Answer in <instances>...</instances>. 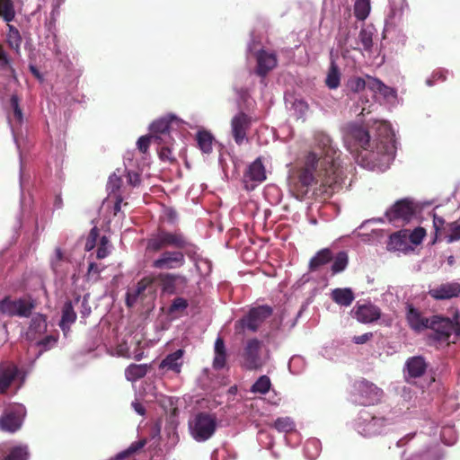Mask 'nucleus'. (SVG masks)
<instances>
[{
	"instance_id": "nucleus-56",
	"label": "nucleus",
	"mask_w": 460,
	"mask_h": 460,
	"mask_svg": "<svg viewBox=\"0 0 460 460\" xmlns=\"http://www.w3.org/2000/svg\"><path fill=\"white\" fill-rule=\"evenodd\" d=\"M101 237L102 236H100V230L96 226L93 227L88 235V240H90L91 243V245L88 246V251L93 249L95 246V244H97Z\"/></svg>"
},
{
	"instance_id": "nucleus-57",
	"label": "nucleus",
	"mask_w": 460,
	"mask_h": 460,
	"mask_svg": "<svg viewBox=\"0 0 460 460\" xmlns=\"http://www.w3.org/2000/svg\"><path fill=\"white\" fill-rule=\"evenodd\" d=\"M127 180H128V183L129 185H131L132 187L139 186L141 183V177H140L139 173L133 172V171L128 172Z\"/></svg>"
},
{
	"instance_id": "nucleus-23",
	"label": "nucleus",
	"mask_w": 460,
	"mask_h": 460,
	"mask_svg": "<svg viewBox=\"0 0 460 460\" xmlns=\"http://www.w3.org/2000/svg\"><path fill=\"white\" fill-rule=\"evenodd\" d=\"M406 370L410 377L418 378L422 376L428 367L425 358L421 356L409 358L406 361Z\"/></svg>"
},
{
	"instance_id": "nucleus-63",
	"label": "nucleus",
	"mask_w": 460,
	"mask_h": 460,
	"mask_svg": "<svg viewBox=\"0 0 460 460\" xmlns=\"http://www.w3.org/2000/svg\"><path fill=\"white\" fill-rule=\"evenodd\" d=\"M56 342H57L56 338H54L53 336H48L41 341L38 342V344L47 349L51 348Z\"/></svg>"
},
{
	"instance_id": "nucleus-7",
	"label": "nucleus",
	"mask_w": 460,
	"mask_h": 460,
	"mask_svg": "<svg viewBox=\"0 0 460 460\" xmlns=\"http://www.w3.org/2000/svg\"><path fill=\"white\" fill-rule=\"evenodd\" d=\"M25 415L26 409L22 404L8 405L0 416V429L10 433L17 431L21 429Z\"/></svg>"
},
{
	"instance_id": "nucleus-19",
	"label": "nucleus",
	"mask_w": 460,
	"mask_h": 460,
	"mask_svg": "<svg viewBox=\"0 0 460 460\" xmlns=\"http://www.w3.org/2000/svg\"><path fill=\"white\" fill-rule=\"evenodd\" d=\"M19 375L20 371L14 364L9 362L0 364V394H4Z\"/></svg>"
},
{
	"instance_id": "nucleus-28",
	"label": "nucleus",
	"mask_w": 460,
	"mask_h": 460,
	"mask_svg": "<svg viewBox=\"0 0 460 460\" xmlns=\"http://www.w3.org/2000/svg\"><path fill=\"white\" fill-rule=\"evenodd\" d=\"M213 367L222 369L226 364V349L223 338L217 337L215 341Z\"/></svg>"
},
{
	"instance_id": "nucleus-10",
	"label": "nucleus",
	"mask_w": 460,
	"mask_h": 460,
	"mask_svg": "<svg viewBox=\"0 0 460 460\" xmlns=\"http://www.w3.org/2000/svg\"><path fill=\"white\" fill-rule=\"evenodd\" d=\"M261 341L256 338L247 341L243 353V367L248 370H256L262 367V360L260 355Z\"/></svg>"
},
{
	"instance_id": "nucleus-44",
	"label": "nucleus",
	"mask_w": 460,
	"mask_h": 460,
	"mask_svg": "<svg viewBox=\"0 0 460 460\" xmlns=\"http://www.w3.org/2000/svg\"><path fill=\"white\" fill-rule=\"evenodd\" d=\"M358 42L362 45L365 51L371 52L373 47V32L367 28H361L358 33Z\"/></svg>"
},
{
	"instance_id": "nucleus-34",
	"label": "nucleus",
	"mask_w": 460,
	"mask_h": 460,
	"mask_svg": "<svg viewBox=\"0 0 460 460\" xmlns=\"http://www.w3.org/2000/svg\"><path fill=\"white\" fill-rule=\"evenodd\" d=\"M341 83V73L334 62L331 63L325 84L330 89H336L339 87Z\"/></svg>"
},
{
	"instance_id": "nucleus-42",
	"label": "nucleus",
	"mask_w": 460,
	"mask_h": 460,
	"mask_svg": "<svg viewBox=\"0 0 460 460\" xmlns=\"http://www.w3.org/2000/svg\"><path fill=\"white\" fill-rule=\"evenodd\" d=\"M349 263V257L346 252H340L334 257L333 263L332 265V274H337L343 271Z\"/></svg>"
},
{
	"instance_id": "nucleus-35",
	"label": "nucleus",
	"mask_w": 460,
	"mask_h": 460,
	"mask_svg": "<svg viewBox=\"0 0 460 460\" xmlns=\"http://www.w3.org/2000/svg\"><path fill=\"white\" fill-rule=\"evenodd\" d=\"M370 0H356L354 4V15L358 21H364L370 13Z\"/></svg>"
},
{
	"instance_id": "nucleus-49",
	"label": "nucleus",
	"mask_w": 460,
	"mask_h": 460,
	"mask_svg": "<svg viewBox=\"0 0 460 460\" xmlns=\"http://www.w3.org/2000/svg\"><path fill=\"white\" fill-rule=\"evenodd\" d=\"M7 41H8L9 46L12 49H15L16 51L19 50L21 42H22V39H21L18 30L13 28V26H10V31L7 35Z\"/></svg>"
},
{
	"instance_id": "nucleus-6",
	"label": "nucleus",
	"mask_w": 460,
	"mask_h": 460,
	"mask_svg": "<svg viewBox=\"0 0 460 460\" xmlns=\"http://www.w3.org/2000/svg\"><path fill=\"white\" fill-rule=\"evenodd\" d=\"M273 314V308L268 305L253 306L246 314L235 323V329L239 332L248 330L256 332L262 323Z\"/></svg>"
},
{
	"instance_id": "nucleus-58",
	"label": "nucleus",
	"mask_w": 460,
	"mask_h": 460,
	"mask_svg": "<svg viewBox=\"0 0 460 460\" xmlns=\"http://www.w3.org/2000/svg\"><path fill=\"white\" fill-rule=\"evenodd\" d=\"M175 286L177 292L182 291L188 285V279L181 274H175Z\"/></svg>"
},
{
	"instance_id": "nucleus-27",
	"label": "nucleus",
	"mask_w": 460,
	"mask_h": 460,
	"mask_svg": "<svg viewBox=\"0 0 460 460\" xmlns=\"http://www.w3.org/2000/svg\"><path fill=\"white\" fill-rule=\"evenodd\" d=\"M332 299L341 306H349L355 299L354 293L351 288H335L331 293Z\"/></svg>"
},
{
	"instance_id": "nucleus-40",
	"label": "nucleus",
	"mask_w": 460,
	"mask_h": 460,
	"mask_svg": "<svg viewBox=\"0 0 460 460\" xmlns=\"http://www.w3.org/2000/svg\"><path fill=\"white\" fill-rule=\"evenodd\" d=\"M0 16L7 22L14 19L15 10L12 0H0Z\"/></svg>"
},
{
	"instance_id": "nucleus-17",
	"label": "nucleus",
	"mask_w": 460,
	"mask_h": 460,
	"mask_svg": "<svg viewBox=\"0 0 460 460\" xmlns=\"http://www.w3.org/2000/svg\"><path fill=\"white\" fill-rule=\"evenodd\" d=\"M429 296L436 300H448L460 296V283L447 282L429 289Z\"/></svg>"
},
{
	"instance_id": "nucleus-11",
	"label": "nucleus",
	"mask_w": 460,
	"mask_h": 460,
	"mask_svg": "<svg viewBox=\"0 0 460 460\" xmlns=\"http://www.w3.org/2000/svg\"><path fill=\"white\" fill-rule=\"evenodd\" d=\"M428 328L435 332V339L439 341H447L456 331L460 333V329L451 319L440 315L432 316Z\"/></svg>"
},
{
	"instance_id": "nucleus-22",
	"label": "nucleus",
	"mask_w": 460,
	"mask_h": 460,
	"mask_svg": "<svg viewBox=\"0 0 460 460\" xmlns=\"http://www.w3.org/2000/svg\"><path fill=\"white\" fill-rule=\"evenodd\" d=\"M183 354L184 350L182 349H179L176 351L170 353L161 361V363L159 364V368H166L167 370H171L176 374H180L182 367L181 358L183 357Z\"/></svg>"
},
{
	"instance_id": "nucleus-48",
	"label": "nucleus",
	"mask_w": 460,
	"mask_h": 460,
	"mask_svg": "<svg viewBox=\"0 0 460 460\" xmlns=\"http://www.w3.org/2000/svg\"><path fill=\"white\" fill-rule=\"evenodd\" d=\"M10 104L13 111L16 122L21 125L23 121V113L20 107V100L16 94H13L10 98Z\"/></svg>"
},
{
	"instance_id": "nucleus-61",
	"label": "nucleus",
	"mask_w": 460,
	"mask_h": 460,
	"mask_svg": "<svg viewBox=\"0 0 460 460\" xmlns=\"http://www.w3.org/2000/svg\"><path fill=\"white\" fill-rule=\"evenodd\" d=\"M64 3V0H53L52 2V10H51V13H50V18L53 20V21H56L57 17L58 16L59 14V7L61 6V4Z\"/></svg>"
},
{
	"instance_id": "nucleus-2",
	"label": "nucleus",
	"mask_w": 460,
	"mask_h": 460,
	"mask_svg": "<svg viewBox=\"0 0 460 460\" xmlns=\"http://www.w3.org/2000/svg\"><path fill=\"white\" fill-rule=\"evenodd\" d=\"M376 138L372 143L369 132L360 125H350L346 135V143L354 151L359 148L368 151V158L374 163H389L396 152L394 133L389 123L380 121L376 127Z\"/></svg>"
},
{
	"instance_id": "nucleus-38",
	"label": "nucleus",
	"mask_w": 460,
	"mask_h": 460,
	"mask_svg": "<svg viewBox=\"0 0 460 460\" xmlns=\"http://www.w3.org/2000/svg\"><path fill=\"white\" fill-rule=\"evenodd\" d=\"M407 238L405 234H402L401 232L391 234L389 243L387 244L389 250L402 251L406 248Z\"/></svg>"
},
{
	"instance_id": "nucleus-26",
	"label": "nucleus",
	"mask_w": 460,
	"mask_h": 460,
	"mask_svg": "<svg viewBox=\"0 0 460 460\" xmlns=\"http://www.w3.org/2000/svg\"><path fill=\"white\" fill-rule=\"evenodd\" d=\"M333 259V254L331 249L323 248L318 251L309 261V270L315 271L322 266L328 264Z\"/></svg>"
},
{
	"instance_id": "nucleus-43",
	"label": "nucleus",
	"mask_w": 460,
	"mask_h": 460,
	"mask_svg": "<svg viewBox=\"0 0 460 460\" xmlns=\"http://www.w3.org/2000/svg\"><path fill=\"white\" fill-rule=\"evenodd\" d=\"M173 139H169V143H160L157 141V144L161 146L160 150L158 151L159 157L162 161L173 163L176 161L175 156L172 155V146Z\"/></svg>"
},
{
	"instance_id": "nucleus-18",
	"label": "nucleus",
	"mask_w": 460,
	"mask_h": 460,
	"mask_svg": "<svg viewBox=\"0 0 460 460\" xmlns=\"http://www.w3.org/2000/svg\"><path fill=\"white\" fill-rule=\"evenodd\" d=\"M257 68L256 74L260 76H266L268 73L277 66V57L273 52L261 49L256 54Z\"/></svg>"
},
{
	"instance_id": "nucleus-15",
	"label": "nucleus",
	"mask_w": 460,
	"mask_h": 460,
	"mask_svg": "<svg viewBox=\"0 0 460 460\" xmlns=\"http://www.w3.org/2000/svg\"><path fill=\"white\" fill-rule=\"evenodd\" d=\"M354 317L361 323H371L381 317V309L370 301L358 302L352 309Z\"/></svg>"
},
{
	"instance_id": "nucleus-55",
	"label": "nucleus",
	"mask_w": 460,
	"mask_h": 460,
	"mask_svg": "<svg viewBox=\"0 0 460 460\" xmlns=\"http://www.w3.org/2000/svg\"><path fill=\"white\" fill-rule=\"evenodd\" d=\"M188 307V301L182 297H176L173 299L171 306L170 311L171 312H176L184 310Z\"/></svg>"
},
{
	"instance_id": "nucleus-59",
	"label": "nucleus",
	"mask_w": 460,
	"mask_h": 460,
	"mask_svg": "<svg viewBox=\"0 0 460 460\" xmlns=\"http://www.w3.org/2000/svg\"><path fill=\"white\" fill-rule=\"evenodd\" d=\"M109 197L114 199L113 214L116 216L121 210V204L124 200V196L122 194H118L116 196Z\"/></svg>"
},
{
	"instance_id": "nucleus-54",
	"label": "nucleus",
	"mask_w": 460,
	"mask_h": 460,
	"mask_svg": "<svg viewBox=\"0 0 460 460\" xmlns=\"http://www.w3.org/2000/svg\"><path fill=\"white\" fill-rule=\"evenodd\" d=\"M447 73V71H445L443 69L435 70L432 74L431 78H429L427 80V84L429 86H432L436 81H441V82L446 81Z\"/></svg>"
},
{
	"instance_id": "nucleus-45",
	"label": "nucleus",
	"mask_w": 460,
	"mask_h": 460,
	"mask_svg": "<svg viewBox=\"0 0 460 460\" xmlns=\"http://www.w3.org/2000/svg\"><path fill=\"white\" fill-rule=\"evenodd\" d=\"M273 427L279 432L288 433L295 429V422L289 417H279L278 418Z\"/></svg>"
},
{
	"instance_id": "nucleus-29",
	"label": "nucleus",
	"mask_w": 460,
	"mask_h": 460,
	"mask_svg": "<svg viewBox=\"0 0 460 460\" xmlns=\"http://www.w3.org/2000/svg\"><path fill=\"white\" fill-rule=\"evenodd\" d=\"M75 319L76 314L73 309L72 303L66 302L63 306L62 317L59 323V326L65 335L68 332L70 325L75 323Z\"/></svg>"
},
{
	"instance_id": "nucleus-1",
	"label": "nucleus",
	"mask_w": 460,
	"mask_h": 460,
	"mask_svg": "<svg viewBox=\"0 0 460 460\" xmlns=\"http://www.w3.org/2000/svg\"><path fill=\"white\" fill-rule=\"evenodd\" d=\"M146 251L155 253L163 251L151 265L161 270L181 268L185 264V256L193 261L199 257V247L179 229L171 232L158 227L146 239Z\"/></svg>"
},
{
	"instance_id": "nucleus-31",
	"label": "nucleus",
	"mask_w": 460,
	"mask_h": 460,
	"mask_svg": "<svg viewBox=\"0 0 460 460\" xmlns=\"http://www.w3.org/2000/svg\"><path fill=\"white\" fill-rule=\"evenodd\" d=\"M147 373L146 365L131 364L125 370L126 378L134 382L144 377Z\"/></svg>"
},
{
	"instance_id": "nucleus-24",
	"label": "nucleus",
	"mask_w": 460,
	"mask_h": 460,
	"mask_svg": "<svg viewBox=\"0 0 460 460\" xmlns=\"http://www.w3.org/2000/svg\"><path fill=\"white\" fill-rule=\"evenodd\" d=\"M407 308L406 319L412 330L419 332L428 328L429 319L423 317L411 305H409Z\"/></svg>"
},
{
	"instance_id": "nucleus-64",
	"label": "nucleus",
	"mask_w": 460,
	"mask_h": 460,
	"mask_svg": "<svg viewBox=\"0 0 460 460\" xmlns=\"http://www.w3.org/2000/svg\"><path fill=\"white\" fill-rule=\"evenodd\" d=\"M378 93L384 95L385 97H389L394 96L395 94V91L383 83Z\"/></svg>"
},
{
	"instance_id": "nucleus-36",
	"label": "nucleus",
	"mask_w": 460,
	"mask_h": 460,
	"mask_svg": "<svg viewBox=\"0 0 460 460\" xmlns=\"http://www.w3.org/2000/svg\"><path fill=\"white\" fill-rule=\"evenodd\" d=\"M447 243H451L460 240V223L454 221L447 224L446 232L443 234Z\"/></svg>"
},
{
	"instance_id": "nucleus-16",
	"label": "nucleus",
	"mask_w": 460,
	"mask_h": 460,
	"mask_svg": "<svg viewBox=\"0 0 460 460\" xmlns=\"http://www.w3.org/2000/svg\"><path fill=\"white\" fill-rule=\"evenodd\" d=\"M358 390L360 395L359 402L364 405L374 404L379 402L383 396L382 389L366 379L358 383Z\"/></svg>"
},
{
	"instance_id": "nucleus-46",
	"label": "nucleus",
	"mask_w": 460,
	"mask_h": 460,
	"mask_svg": "<svg viewBox=\"0 0 460 460\" xmlns=\"http://www.w3.org/2000/svg\"><path fill=\"white\" fill-rule=\"evenodd\" d=\"M146 443H147V441L146 438L133 442L126 450L119 453L116 456V459L121 460V459L130 456L131 455L135 454L138 450L142 449L146 445Z\"/></svg>"
},
{
	"instance_id": "nucleus-25",
	"label": "nucleus",
	"mask_w": 460,
	"mask_h": 460,
	"mask_svg": "<svg viewBox=\"0 0 460 460\" xmlns=\"http://www.w3.org/2000/svg\"><path fill=\"white\" fill-rule=\"evenodd\" d=\"M47 330V321L43 314H35L31 321L30 327L26 332V337L30 341H34L38 336L43 334Z\"/></svg>"
},
{
	"instance_id": "nucleus-53",
	"label": "nucleus",
	"mask_w": 460,
	"mask_h": 460,
	"mask_svg": "<svg viewBox=\"0 0 460 460\" xmlns=\"http://www.w3.org/2000/svg\"><path fill=\"white\" fill-rule=\"evenodd\" d=\"M154 139V136H142L138 138L137 146L138 150L146 154L150 146L151 140Z\"/></svg>"
},
{
	"instance_id": "nucleus-52",
	"label": "nucleus",
	"mask_w": 460,
	"mask_h": 460,
	"mask_svg": "<svg viewBox=\"0 0 460 460\" xmlns=\"http://www.w3.org/2000/svg\"><path fill=\"white\" fill-rule=\"evenodd\" d=\"M366 78L367 87L374 93H378L383 82L368 75H366Z\"/></svg>"
},
{
	"instance_id": "nucleus-12",
	"label": "nucleus",
	"mask_w": 460,
	"mask_h": 460,
	"mask_svg": "<svg viewBox=\"0 0 460 460\" xmlns=\"http://www.w3.org/2000/svg\"><path fill=\"white\" fill-rule=\"evenodd\" d=\"M266 180V171L261 158L255 159L243 174V184L247 190H253L258 183Z\"/></svg>"
},
{
	"instance_id": "nucleus-47",
	"label": "nucleus",
	"mask_w": 460,
	"mask_h": 460,
	"mask_svg": "<svg viewBox=\"0 0 460 460\" xmlns=\"http://www.w3.org/2000/svg\"><path fill=\"white\" fill-rule=\"evenodd\" d=\"M95 246L97 259H104L110 254V240L106 235H102Z\"/></svg>"
},
{
	"instance_id": "nucleus-62",
	"label": "nucleus",
	"mask_w": 460,
	"mask_h": 460,
	"mask_svg": "<svg viewBox=\"0 0 460 460\" xmlns=\"http://www.w3.org/2000/svg\"><path fill=\"white\" fill-rule=\"evenodd\" d=\"M0 67L2 69L10 67V59L8 58V55L5 51L3 50V49L0 47Z\"/></svg>"
},
{
	"instance_id": "nucleus-39",
	"label": "nucleus",
	"mask_w": 460,
	"mask_h": 460,
	"mask_svg": "<svg viewBox=\"0 0 460 460\" xmlns=\"http://www.w3.org/2000/svg\"><path fill=\"white\" fill-rule=\"evenodd\" d=\"M367 87L366 79L360 76H350L346 82V88L353 93H359Z\"/></svg>"
},
{
	"instance_id": "nucleus-37",
	"label": "nucleus",
	"mask_w": 460,
	"mask_h": 460,
	"mask_svg": "<svg viewBox=\"0 0 460 460\" xmlns=\"http://www.w3.org/2000/svg\"><path fill=\"white\" fill-rule=\"evenodd\" d=\"M158 279L161 282L163 290L173 294L177 292L175 286V274L173 273H161L158 276Z\"/></svg>"
},
{
	"instance_id": "nucleus-8",
	"label": "nucleus",
	"mask_w": 460,
	"mask_h": 460,
	"mask_svg": "<svg viewBox=\"0 0 460 460\" xmlns=\"http://www.w3.org/2000/svg\"><path fill=\"white\" fill-rule=\"evenodd\" d=\"M417 206L408 198L397 200L386 212L385 217L390 223L410 222L415 216Z\"/></svg>"
},
{
	"instance_id": "nucleus-13",
	"label": "nucleus",
	"mask_w": 460,
	"mask_h": 460,
	"mask_svg": "<svg viewBox=\"0 0 460 460\" xmlns=\"http://www.w3.org/2000/svg\"><path fill=\"white\" fill-rule=\"evenodd\" d=\"M252 125V119L243 111L238 112L231 119V131L234 142L241 146L247 139V131Z\"/></svg>"
},
{
	"instance_id": "nucleus-33",
	"label": "nucleus",
	"mask_w": 460,
	"mask_h": 460,
	"mask_svg": "<svg viewBox=\"0 0 460 460\" xmlns=\"http://www.w3.org/2000/svg\"><path fill=\"white\" fill-rule=\"evenodd\" d=\"M29 453L26 446L12 447L6 456H0V460H28Z\"/></svg>"
},
{
	"instance_id": "nucleus-60",
	"label": "nucleus",
	"mask_w": 460,
	"mask_h": 460,
	"mask_svg": "<svg viewBox=\"0 0 460 460\" xmlns=\"http://www.w3.org/2000/svg\"><path fill=\"white\" fill-rule=\"evenodd\" d=\"M373 338L372 332H366L362 335L354 336L352 341L356 344H365Z\"/></svg>"
},
{
	"instance_id": "nucleus-32",
	"label": "nucleus",
	"mask_w": 460,
	"mask_h": 460,
	"mask_svg": "<svg viewBox=\"0 0 460 460\" xmlns=\"http://www.w3.org/2000/svg\"><path fill=\"white\" fill-rule=\"evenodd\" d=\"M123 180L122 177L117 172H113L108 180L107 182V190L109 191V196H116L118 194L123 195L122 190Z\"/></svg>"
},
{
	"instance_id": "nucleus-21",
	"label": "nucleus",
	"mask_w": 460,
	"mask_h": 460,
	"mask_svg": "<svg viewBox=\"0 0 460 460\" xmlns=\"http://www.w3.org/2000/svg\"><path fill=\"white\" fill-rule=\"evenodd\" d=\"M153 284V279L150 278H144L137 282L136 287L130 288L126 295V304L128 307H132L138 298L145 296L146 289Z\"/></svg>"
},
{
	"instance_id": "nucleus-14",
	"label": "nucleus",
	"mask_w": 460,
	"mask_h": 460,
	"mask_svg": "<svg viewBox=\"0 0 460 460\" xmlns=\"http://www.w3.org/2000/svg\"><path fill=\"white\" fill-rule=\"evenodd\" d=\"M32 307L31 303L23 299L12 300L9 297H4L0 301V312L10 316L27 317Z\"/></svg>"
},
{
	"instance_id": "nucleus-4",
	"label": "nucleus",
	"mask_w": 460,
	"mask_h": 460,
	"mask_svg": "<svg viewBox=\"0 0 460 460\" xmlns=\"http://www.w3.org/2000/svg\"><path fill=\"white\" fill-rule=\"evenodd\" d=\"M315 146L311 152L316 151L320 159V165L327 167L332 171L328 174L325 182L329 185L343 181V173L341 169L339 151L332 146V140L330 136L324 132H316L314 134Z\"/></svg>"
},
{
	"instance_id": "nucleus-5",
	"label": "nucleus",
	"mask_w": 460,
	"mask_h": 460,
	"mask_svg": "<svg viewBox=\"0 0 460 460\" xmlns=\"http://www.w3.org/2000/svg\"><path fill=\"white\" fill-rule=\"evenodd\" d=\"M217 419L215 413L200 411L189 420V430L198 442L209 439L216 432Z\"/></svg>"
},
{
	"instance_id": "nucleus-50",
	"label": "nucleus",
	"mask_w": 460,
	"mask_h": 460,
	"mask_svg": "<svg viewBox=\"0 0 460 460\" xmlns=\"http://www.w3.org/2000/svg\"><path fill=\"white\" fill-rule=\"evenodd\" d=\"M433 226L435 229L436 238H438V236L442 237L443 234L446 232L447 229V225L445 226L444 218L437 215H434Z\"/></svg>"
},
{
	"instance_id": "nucleus-9",
	"label": "nucleus",
	"mask_w": 460,
	"mask_h": 460,
	"mask_svg": "<svg viewBox=\"0 0 460 460\" xmlns=\"http://www.w3.org/2000/svg\"><path fill=\"white\" fill-rule=\"evenodd\" d=\"M385 423V418L377 417L365 409L359 411L357 420L358 432L364 437H371L379 434Z\"/></svg>"
},
{
	"instance_id": "nucleus-41",
	"label": "nucleus",
	"mask_w": 460,
	"mask_h": 460,
	"mask_svg": "<svg viewBox=\"0 0 460 460\" xmlns=\"http://www.w3.org/2000/svg\"><path fill=\"white\" fill-rule=\"evenodd\" d=\"M271 387V382L268 376H260L256 382L252 385L251 392L252 393H258L261 394H267Z\"/></svg>"
},
{
	"instance_id": "nucleus-20",
	"label": "nucleus",
	"mask_w": 460,
	"mask_h": 460,
	"mask_svg": "<svg viewBox=\"0 0 460 460\" xmlns=\"http://www.w3.org/2000/svg\"><path fill=\"white\" fill-rule=\"evenodd\" d=\"M171 119L162 118L154 121L150 127L152 136H154L155 141H160V143H169V139L172 138L170 135L171 128Z\"/></svg>"
},
{
	"instance_id": "nucleus-3",
	"label": "nucleus",
	"mask_w": 460,
	"mask_h": 460,
	"mask_svg": "<svg viewBox=\"0 0 460 460\" xmlns=\"http://www.w3.org/2000/svg\"><path fill=\"white\" fill-rule=\"evenodd\" d=\"M327 167L320 165V159L318 153L309 152L305 157L304 164L296 168L289 177V186L293 195L297 199H304L314 186L319 185L315 188V191H319L321 195L331 197L332 193L341 185L342 181L335 182L333 184H327L328 174H331Z\"/></svg>"
},
{
	"instance_id": "nucleus-30",
	"label": "nucleus",
	"mask_w": 460,
	"mask_h": 460,
	"mask_svg": "<svg viewBox=\"0 0 460 460\" xmlns=\"http://www.w3.org/2000/svg\"><path fill=\"white\" fill-rule=\"evenodd\" d=\"M198 146L205 154H210L213 150V135L207 130H200L196 135Z\"/></svg>"
},
{
	"instance_id": "nucleus-51",
	"label": "nucleus",
	"mask_w": 460,
	"mask_h": 460,
	"mask_svg": "<svg viewBox=\"0 0 460 460\" xmlns=\"http://www.w3.org/2000/svg\"><path fill=\"white\" fill-rule=\"evenodd\" d=\"M426 235V231L422 227L415 228L409 236L410 241L413 244H420Z\"/></svg>"
}]
</instances>
